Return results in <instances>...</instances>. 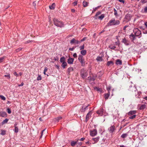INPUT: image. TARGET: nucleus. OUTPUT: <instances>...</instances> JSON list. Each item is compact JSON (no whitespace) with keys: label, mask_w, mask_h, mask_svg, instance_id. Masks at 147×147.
<instances>
[{"label":"nucleus","mask_w":147,"mask_h":147,"mask_svg":"<svg viewBox=\"0 0 147 147\" xmlns=\"http://www.w3.org/2000/svg\"><path fill=\"white\" fill-rule=\"evenodd\" d=\"M86 38L85 37H84L83 38H82V39L81 40H80V42H82L84 41L86 39Z\"/></svg>","instance_id":"bf43d9fd"},{"label":"nucleus","mask_w":147,"mask_h":147,"mask_svg":"<svg viewBox=\"0 0 147 147\" xmlns=\"http://www.w3.org/2000/svg\"><path fill=\"white\" fill-rule=\"evenodd\" d=\"M94 89L96 90L97 91L101 92L102 90V89L101 88H99L97 87H95L94 88Z\"/></svg>","instance_id":"bb28decb"},{"label":"nucleus","mask_w":147,"mask_h":147,"mask_svg":"<svg viewBox=\"0 0 147 147\" xmlns=\"http://www.w3.org/2000/svg\"><path fill=\"white\" fill-rule=\"evenodd\" d=\"M136 36L135 34H131V35H130V38H131V41L132 42H133L135 40Z\"/></svg>","instance_id":"dca6fc26"},{"label":"nucleus","mask_w":147,"mask_h":147,"mask_svg":"<svg viewBox=\"0 0 147 147\" xmlns=\"http://www.w3.org/2000/svg\"><path fill=\"white\" fill-rule=\"evenodd\" d=\"M104 17L105 16L104 14H102L100 16H99L98 18L100 20H102L104 18Z\"/></svg>","instance_id":"58836bf2"},{"label":"nucleus","mask_w":147,"mask_h":147,"mask_svg":"<svg viewBox=\"0 0 147 147\" xmlns=\"http://www.w3.org/2000/svg\"><path fill=\"white\" fill-rule=\"evenodd\" d=\"M4 59L3 57H1L0 58V63H1L3 61V60Z\"/></svg>","instance_id":"e2e57ef3"},{"label":"nucleus","mask_w":147,"mask_h":147,"mask_svg":"<svg viewBox=\"0 0 147 147\" xmlns=\"http://www.w3.org/2000/svg\"><path fill=\"white\" fill-rule=\"evenodd\" d=\"M100 137L99 136L95 138H93L92 140L94 141V142H92L93 144L96 143L98 142L99 140Z\"/></svg>","instance_id":"9d476101"},{"label":"nucleus","mask_w":147,"mask_h":147,"mask_svg":"<svg viewBox=\"0 0 147 147\" xmlns=\"http://www.w3.org/2000/svg\"><path fill=\"white\" fill-rule=\"evenodd\" d=\"M78 59L81 64L82 66H84L85 65V61L84 57L81 55H80L78 56Z\"/></svg>","instance_id":"7ed1b4c3"},{"label":"nucleus","mask_w":147,"mask_h":147,"mask_svg":"<svg viewBox=\"0 0 147 147\" xmlns=\"http://www.w3.org/2000/svg\"><path fill=\"white\" fill-rule=\"evenodd\" d=\"M114 15L116 17H117L119 16V15L117 13L116 10L115 8L114 9Z\"/></svg>","instance_id":"7c9ffc66"},{"label":"nucleus","mask_w":147,"mask_h":147,"mask_svg":"<svg viewBox=\"0 0 147 147\" xmlns=\"http://www.w3.org/2000/svg\"><path fill=\"white\" fill-rule=\"evenodd\" d=\"M54 24L57 27H64L63 23L61 21L59 20L56 18H54L53 20Z\"/></svg>","instance_id":"f257e3e1"},{"label":"nucleus","mask_w":147,"mask_h":147,"mask_svg":"<svg viewBox=\"0 0 147 147\" xmlns=\"http://www.w3.org/2000/svg\"><path fill=\"white\" fill-rule=\"evenodd\" d=\"M101 12L100 11H98V12H97L96 13V15H95V16H98L100 14Z\"/></svg>","instance_id":"3c124183"},{"label":"nucleus","mask_w":147,"mask_h":147,"mask_svg":"<svg viewBox=\"0 0 147 147\" xmlns=\"http://www.w3.org/2000/svg\"><path fill=\"white\" fill-rule=\"evenodd\" d=\"M97 9V7H95L94 8H93V10H92V13H94V12H95L96 10Z\"/></svg>","instance_id":"4d7b16f0"},{"label":"nucleus","mask_w":147,"mask_h":147,"mask_svg":"<svg viewBox=\"0 0 147 147\" xmlns=\"http://www.w3.org/2000/svg\"><path fill=\"white\" fill-rule=\"evenodd\" d=\"M128 135V134H122L121 136V137L122 138H125Z\"/></svg>","instance_id":"72a5a7b5"},{"label":"nucleus","mask_w":147,"mask_h":147,"mask_svg":"<svg viewBox=\"0 0 147 147\" xmlns=\"http://www.w3.org/2000/svg\"><path fill=\"white\" fill-rule=\"evenodd\" d=\"M81 42L80 41L78 40H76V44H80V43Z\"/></svg>","instance_id":"69168bd1"},{"label":"nucleus","mask_w":147,"mask_h":147,"mask_svg":"<svg viewBox=\"0 0 147 147\" xmlns=\"http://www.w3.org/2000/svg\"><path fill=\"white\" fill-rule=\"evenodd\" d=\"M113 62L112 61H108L107 63V65L108 66H109L110 65H113Z\"/></svg>","instance_id":"e433bc0d"},{"label":"nucleus","mask_w":147,"mask_h":147,"mask_svg":"<svg viewBox=\"0 0 147 147\" xmlns=\"http://www.w3.org/2000/svg\"><path fill=\"white\" fill-rule=\"evenodd\" d=\"M15 128L14 130V131L15 133H17L18 132V128L16 126H15Z\"/></svg>","instance_id":"79ce46f5"},{"label":"nucleus","mask_w":147,"mask_h":147,"mask_svg":"<svg viewBox=\"0 0 147 147\" xmlns=\"http://www.w3.org/2000/svg\"><path fill=\"white\" fill-rule=\"evenodd\" d=\"M96 77V76H93L92 77H90V78H89V80L90 81H94L95 80V78ZM89 77H88V78H89Z\"/></svg>","instance_id":"c85d7f7f"},{"label":"nucleus","mask_w":147,"mask_h":147,"mask_svg":"<svg viewBox=\"0 0 147 147\" xmlns=\"http://www.w3.org/2000/svg\"><path fill=\"white\" fill-rule=\"evenodd\" d=\"M141 2L143 3H145L147 2V0H141Z\"/></svg>","instance_id":"6e6d98bb"},{"label":"nucleus","mask_w":147,"mask_h":147,"mask_svg":"<svg viewBox=\"0 0 147 147\" xmlns=\"http://www.w3.org/2000/svg\"><path fill=\"white\" fill-rule=\"evenodd\" d=\"M103 111L104 110L103 109H101L98 110L96 112V113L98 114L99 115H100L102 116L103 114Z\"/></svg>","instance_id":"9b49d317"},{"label":"nucleus","mask_w":147,"mask_h":147,"mask_svg":"<svg viewBox=\"0 0 147 147\" xmlns=\"http://www.w3.org/2000/svg\"><path fill=\"white\" fill-rule=\"evenodd\" d=\"M76 40L74 38H73L70 41V43L71 44H76Z\"/></svg>","instance_id":"cd10ccee"},{"label":"nucleus","mask_w":147,"mask_h":147,"mask_svg":"<svg viewBox=\"0 0 147 147\" xmlns=\"http://www.w3.org/2000/svg\"><path fill=\"white\" fill-rule=\"evenodd\" d=\"M136 116V115H133L132 116H130L129 117V119H133L135 118Z\"/></svg>","instance_id":"ea45409f"},{"label":"nucleus","mask_w":147,"mask_h":147,"mask_svg":"<svg viewBox=\"0 0 147 147\" xmlns=\"http://www.w3.org/2000/svg\"><path fill=\"white\" fill-rule=\"evenodd\" d=\"M65 58L64 57H61L60 60V62L61 63L65 62Z\"/></svg>","instance_id":"5701e85b"},{"label":"nucleus","mask_w":147,"mask_h":147,"mask_svg":"<svg viewBox=\"0 0 147 147\" xmlns=\"http://www.w3.org/2000/svg\"><path fill=\"white\" fill-rule=\"evenodd\" d=\"M62 118L61 117H58L57 118H55V119L54 121L55 122H58L59 121V120H60V119H61Z\"/></svg>","instance_id":"c9c22d12"},{"label":"nucleus","mask_w":147,"mask_h":147,"mask_svg":"<svg viewBox=\"0 0 147 147\" xmlns=\"http://www.w3.org/2000/svg\"><path fill=\"white\" fill-rule=\"evenodd\" d=\"M0 97L3 100H5L6 99L5 98L3 95H0Z\"/></svg>","instance_id":"de8ad7c7"},{"label":"nucleus","mask_w":147,"mask_h":147,"mask_svg":"<svg viewBox=\"0 0 147 147\" xmlns=\"http://www.w3.org/2000/svg\"><path fill=\"white\" fill-rule=\"evenodd\" d=\"M55 6V3H53L51 5L49 6V8L51 9H54Z\"/></svg>","instance_id":"b1692460"},{"label":"nucleus","mask_w":147,"mask_h":147,"mask_svg":"<svg viewBox=\"0 0 147 147\" xmlns=\"http://www.w3.org/2000/svg\"><path fill=\"white\" fill-rule=\"evenodd\" d=\"M67 64L66 62L62 63V64L61 65V66L63 68L65 69V68L66 66L67 65Z\"/></svg>","instance_id":"4be33fe9"},{"label":"nucleus","mask_w":147,"mask_h":147,"mask_svg":"<svg viewBox=\"0 0 147 147\" xmlns=\"http://www.w3.org/2000/svg\"><path fill=\"white\" fill-rule=\"evenodd\" d=\"M74 59L69 57L67 60V62L69 64H73Z\"/></svg>","instance_id":"ddd939ff"},{"label":"nucleus","mask_w":147,"mask_h":147,"mask_svg":"<svg viewBox=\"0 0 147 147\" xmlns=\"http://www.w3.org/2000/svg\"><path fill=\"white\" fill-rule=\"evenodd\" d=\"M24 84L23 82H22L21 84H19V85H18V86H23L24 85Z\"/></svg>","instance_id":"774afa93"},{"label":"nucleus","mask_w":147,"mask_h":147,"mask_svg":"<svg viewBox=\"0 0 147 147\" xmlns=\"http://www.w3.org/2000/svg\"><path fill=\"white\" fill-rule=\"evenodd\" d=\"M133 32L136 36H138L141 34V32L138 28H135L133 30Z\"/></svg>","instance_id":"39448f33"},{"label":"nucleus","mask_w":147,"mask_h":147,"mask_svg":"<svg viewBox=\"0 0 147 147\" xmlns=\"http://www.w3.org/2000/svg\"><path fill=\"white\" fill-rule=\"evenodd\" d=\"M7 113L9 114L11 113V110L9 109V108L7 109Z\"/></svg>","instance_id":"864d4df0"},{"label":"nucleus","mask_w":147,"mask_h":147,"mask_svg":"<svg viewBox=\"0 0 147 147\" xmlns=\"http://www.w3.org/2000/svg\"><path fill=\"white\" fill-rule=\"evenodd\" d=\"M14 73L13 74L14 75L16 76L17 77H18V75L17 74L16 71H13Z\"/></svg>","instance_id":"13d9d810"},{"label":"nucleus","mask_w":147,"mask_h":147,"mask_svg":"<svg viewBox=\"0 0 147 147\" xmlns=\"http://www.w3.org/2000/svg\"><path fill=\"white\" fill-rule=\"evenodd\" d=\"M109 48L111 49L114 50L115 51H118V50L116 49V47L113 44H111L109 46Z\"/></svg>","instance_id":"f8f14e48"},{"label":"nucleus","mask_w":147,"mask_h":147,"mask_svg":"<svg viewBox=\"0 0 147 147\" xmlns=\"http://www.w3.org/2000/svg\"><path fill=\"white\" fill-rule=\"evenodd\" d=\"M96 60L97 61H102L103 59L102 57L98 56L96 59Z\"/></svg>","instance_id":"a878e982"},{"label":"nucleus","mask_w":147,"mask_h":147,"mask_svg":"<svg viewBox=\"0 0 147 147\" xmlns=\"http://www.w3.org/2000/svg\"><path fill=\"white\" fill-rule=\"evenodd\" d=\"M73 56L74 58H76L77 57L76 53H74V54L73 55Z\"/></svg>","instance_id":"052dcab7"},{"label":"nucleus","mask_w":147,"mask_h":147,"mask_svg":"<svg viewBox=\"0 0 147 147\" xmlns=\"http://www.w3.org/2000/svg\"><path fill=\"white\" fill-rule=\"evenodd\" d=\"M129 90L132 92H133L134 91L136 92V90H137L136 87L134 86L132 87L131 86V87L130 86Z\"/></svg>","instance_id":"f3484780"},{"label":"nucleus","mask_w":147,"mask_h":147,"mask_svg":"<svg viewBox=\"0 0 147 147\" xmlns=\"http://www.w3.org/2000/svg\"><path fill=\"white\" fill-rule=\"evenodd\" d=\"M115 130V126L114 125H111L108 129V131L110 133H112Z\"/></svg>","instance_id":"6e6552de"},{"label":"nucleus","mask_w":147,"mask_h":147,"mask_svg":"<svg viewBox=\"0 0 147 147\" xmlns=\"http://www.w3.org/2000/svg\"><path fill=\"white\" fill-rule=\"evenodd\" d=\"M107 89L108 92L111 90V87L110 86H108L107 87Z\"/></svg>","instance_id":"5fc2aeb1"},{"label":"nucleus","mask_w":147,"mask_h":147,"mask_svg":"<svg viewBox=\"0 0 147 147\" xmlns=\"http://www.w3.org/2000/svg\"><path fill=\"white\" fill-rule=\"evenodd\" d=\"M9 119H6L5 120H3L2 122V124H4L5 123H6L8 121Z\"/></svg>","instance_id":"4c0bfd02"},{"label":"nucleus","mask_w":147,"mask_h":147,"mask_svg":"<svg viewBox=\"0 0 147 147\" xmlns=\"http://www.w3.org/2000/svg\"><path fill=\"white\" fill-rule=\"evenodd\" d=\"M54 59L55 61H58L59 60V58L57 57H54Z\"/></svg>","instance_id":"680f3d73"},{"label":"nucleus","mask_w":147,"mask_h":147,"mask_svg":"<svg viewBox=\"0 0 147 147\" xmlns=\"http://www.w3.org/2000/svg\"><path fill=\"white\" fill-rule=\"evenodd\" d=\"M48 70V68L47 67H45L44 69V72H46Z\"/></svg>","instance_id":"0e129e2a"},{"label":"nucleus","mask_w":147,"mask_h":147,"mask_svg":"<svg viewBox=\"0 0 147 147\" xmlns=\"http://www.w3.org/2000/svg\"><path fill=\"white\" fill-rule=\"evenodd\" d=\"M0 116L3 117H5L7 116V114L5 112H0Z\"/></svg>","instance_id":"4468645a"},{"label":"nucleus","mask_w":147,"mask_h":147,"mask_svg":"<svg viewBox=\"0 0 147 147\" xmlns=\"http://www.w3.org/2000/svg\"><path fill=\"white\" fill-rule=\"evenodd\" d=\"M77 143V142L73 141L71 142V145L72 146H74Z\"/></svg>","instance_id":"473e14b6"},{"label":"nucleus","mask_w":147,"mask_h":147,"mask_svg":"<svg viewBox=\"0 0 147 147\" xmlns=\"http://www.w3.org/2000/svg\"><path fill=\"white\" fill-rule=\"evenodd\" d=\"M132 16L131 14H127L125 16L124 19L125 21L128 22L131 20Z\"/></svg>","instance_id":"423d86ee"},{"label":"nucleus","mask_w":147,"mask_h":147,"mask_svg":"<svg viewBox=\"0 0 147 147\" xmlns=\"http://www.w3.org/2000/svg\"><path fill=\"white\" fill-rule=\"evenodd\" d=\"M42 79V77L40 75H39L37 77V80H41Z\"/></svg>","instance_id":"a18cd8bd"},{"label":"nucleus","mask_w":147,"mask_h":147,"mask_svg":"<svg viewBox=\"0 0 147 147\" xmlns=\"http://www.w3.org/2000/svg\"><path fill=\"white\" fill-rule=\"evenodd\" d=\"M79 48L80 50L83 49H84V45H83L80 46L79 47Z\"/></svg>","instance_id":"09e8293b"},{"label":"nucleus","mask_w":147,"mask_h":147,"mask_svg":"<svg viewBox=\"0 0 147 147\" xmlns=\"http://www.w3.org/2000/svg\"><path fill=\"white\" fill-rule=\"evenodd\" d=\"M144 13H147V6H146L144 8V11L143 12Z\"/></svg>","instance_id":"49530a36"},{"label":"nucleus","mask_w":147,"mask_h":147,"mask_svg":"<svg viewBox=\"0 0 147 147\" xmlns=\"http://www.w3.org/2000/svg\"><path fill=\"white\" fill-rule=\"evenodd\" d=\"M122 42L123 43L126 45H129L130 44V42L125 38L123 39Z\"/></svg>","instance_id":"1a4fd4ad"},{"label":"nucleus","mask_w":147,"mask_h":147,"mask_svg":"<svg viewBox=\"0 0 147 147\" xmlns=\"http://www.w3.org/2000/svg\"><path fill=\"white\" fill-rule=\"evenodd\" d=\"M76 46H75V47H73L72 48H69V51H73L74 49H75L76 48Z\"/></svg>","instance_id":"c03bdc74"},{"label":"nucleus","mask_w":147,"mask_h":147,"mask_svg":"<svg viewBox=\"0 0 147 147\" xmlns=\"http://www.w3.org/2000/svg\"><path fill=\"white\" fill-rule=\"evenodd\" d=\"M83 5L84 7H87L88 5V3L84 1L83 3Z\"/></svg>","instance_id":"c756f323"},{"label":"nucleus","mask_w":147,"mask_h":147,"mask_svg":"<svg viewBox=\"0 0 147 147\" xmlns=\"http://www.w3.org/2000/svg\"><path fill=\"white\" fill-rule=\"evenodd\" d=\"M97 134V131L96 129H94L90 131V135L92 136H96Z\"/></svg>","instance_id":"0eeeda50"},{"label":"nucleus","mask_w":147,"mask_h":147,"mask_svg":"<svg viewBox=\"0 0 147 147\" xmlns=\"http://www.w3.org/2000/svg\"><path fill=\"white\" fill-rule=\"evenodd\" d=\"M77 3H78V1H76L74 2L73 3V5L74 6H76V5H77Z\"/></svg>","instance_id":"603ef678"},{"label":"nucleus","mask_w":147,"mask_h":147,"mask_svg":"<svg viewBox=\"0 0 147 147\" xmlns=\"http://www.w3.org/2000/svg\"><path fill=\"white\" fill-rule=\"evenodd\" d=\"M110 96V92H109L108 93L104 94V97L105 99H107L109 98Z\"/></svg>","instance_id":"6ab92c4d"},{"label":"nucleus","mask_w":147,"mask_h":147,"mask_svg":"<svg viewBox=\"0 0 147 147\" xmlns=\"http://www.w3.org/2000/svg\"><path fill=\"white\" fill-rule=\"evenodd\" d=\"M90 116V112H89L87 114L85 120L86 122H87L88 121Z\"/></svg>","instance_id":"aec40b11"},{"label":"nucleus","mask_w":147,"mask_h":147,"mask_svg":"<svg viewBox=\"0 0 147 147\" xmlns=\"http://www.w3.org/2000/svg\"><path fill=\"white\" fill-rule=\"evenodd\" d=\"M116 64L117 65H121L122 64V62L121 61L120 59H117L116 61Z\"/></svg>","instance_id":"412c9836"},{"label":"nucleus","mask_w":147,"mask_h":147,"mask_svg":"<svg viewBox=\"0 0 147 147\" xmlns=\"http://www.w3.org/2000/svg\"><path fill=\"white\" fill-rule=\"evenodd\" d=\"M22 49V48H19L16 50V52H18L21 50Z\"/></svg>","instance_id":"8fccbe9b"},{"label":"nucleus","mask_w":147,"mask_h":147,"mask_svg":"<svg viewBox=\"0 0 147 147\" xmlns=\"http://www.w3.org/2000/svg\"><path fill=\"white\" fill-rule=\"evenodd\" d=\"M74 68L72 67H69L67 70V72L69 74H70V73L74 71Z\"/></svg>","instance_id":"a211bd4d"},{"label":"nucleus","mask_w":147,"mask_h":147,"mask_svg":"<svg viewBox=\"0 0 147 147\" xmlns=\"http://www.w3.org/2000/svg\"><path fill=\"white\" fill-rule=\"evenodd\" d=\"M136 113V111L135 110L131 111L128 113V115L130 116L134 115Z\"/></svg>","instance_id":"2eb2a0df"},{"label":"nucleus","mask_w":147,"mask_h":147,"mask_svg":"<svg viewBox=\"0 0 147 147\" xmlns=\"http://www.w3.org/2000/svg\"><path fill=\"white\" fill-rule=\"evenodd\" d=\"M6 131L5 130H1V133L0 134L2 135H4L6 134Z\"/></svg>","instance_id":"f704fd0d"},{"label":"nucleus","mask_w":147,"mask_h":147,"mask_svg":"<svg viewBox=\"0 0 147 147\" xmlns=\"http://www.w3.org/2000/svg\"><path fill=\"white\" fill-rule=\"evenodd\" d=\"M146 105L145 104H143L140 107V110H143L145 109L146 108Z\"/></svg>","instance_id":"2f4dec72"},{"label":"nucleus","mask_w":147,"mask_h":147,"mask_svg":"<svg viewBox=\"0 0 147 147\" xmlns=\"http://www.w3.org/2000/svg\"><path fill=\"white\" fill-rule=\"evenodd\" d=\"M45 129H44L43 130H42V133H41V136H40V138H41V137H42V135L43 133V132L44 131H45Z\"/></svg>","instance_id":"338daca9"},{"label":"nucleus","mask_w":147,"mask_h":147,"mask_svg":"<svg viewBox=\"0 0 147 147\" xmlns=\"http://www.w3.org/2000/svg\"><path fill=\"white\" fill-rule=\"evenodd\" d=\"M115 43V45H118V47L119 46V45L120 44V43L119 40H118L117 42H116Z\"/></svg>","instance_id":"37998d69"},{"label":"nucleus","mask_w":147,"mask_h":147,"mask_svg":"<svg viewBox=\"0 0 147 147\" xmlns=\"http://www.w3.org/2000/svg\"><path fill=\"white\" fill-rule=\"evenodd\" d=\"M6 74L4 75V76L7 77L8 79H9L10 78V74L8 73H6Z\"/></svg>","instance_id":"a19ab883"},{"label":"nucleus","mask_w":147,"mask_h":147,"mask_svg":"<svg viewBox=\"0 0 147 147\" xmlns=\"http://www.w3.org/2000/svg\"><path fill=\"white\" fill-rule=\"evenodd\" d=\"M80 74L81 76L84 79L87 77L88 74L87 71L84 68L81 69Z\"/></svg>","instance_id":"20e7f679"},{"label":"nucleus","mask_w":147,"mask_h":147,"mask_svg":"<svg viewBox=\"0 0 147 147\" xmlns=\"http://www.w3.org/2000/svg\"><path fill=\"white\" fill-rule=\"evenodd\" d=\"M81 55H85L86 53V51L85 50H82L80 51Z\"/></svg>","instance_id":"393cba45"},{"label":"nucleus","mask_w":147,"mask_h":147,"mask_svg":"<svg viewBox=\"0 0 147 147\" xmlns=\"http://www.w3.org/2000/svg\"><path fill=\"white\" fill-rule=\"evenodd\" d=\"M120 21L119 20H116L114 18H112L107 23L109 26L116 25L120 24Z\"/></svg>","instance_id":"f03ea898"}]
</instances>
